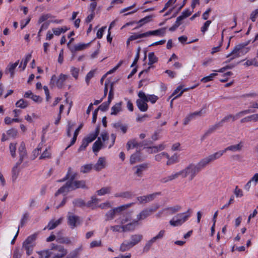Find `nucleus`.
<instances>
[{"label": "nucleus", "mask_w": 258, "mask_h": 258, "mask_svg": "<svg viewBox=\"0 0 258 258\" xmlns=\"http://www.w3.org/2000/svg\"><path fill=\"white\" fill-rule=\"evenodd\" d=\"M222 126V125L221 124V122H220V121L219 122L216 123L214 125H213L209 127L208 131L206 133L205 135H208V134H210L213 133L215 130L218 129L219 127H220Z\"/></svg>", "instance_id": "nucleus-42"}, {"label": "nucleus", "mask_w": 258, "mask_h": 258, "mask_svg": "<svg viewBox=\"0 0 258 258\" xmlns=\"http://www.w3.org/2000/svg\"><path fill=\"white\" fill-rule=\"evenodd\" d=\"M204 113L205 111L203 109H202L199 111H196L193 113L189 114L184 119V124H187L190 120L196 118L197 116H202V114Z\"/></svg>", "instance_id": "nucleus-17"}, {"label": "nucleus", "mask_w": 258, "mask_h": 258, "mask_svg": "<svg viewBox=\"0 0 258 258\" xmlns=\"http://www.w3.org/2000/svg\"><path fill=\"white\" fill-rule=\"evenodd\" d=\"M76 174H74L72 175L71 177H70L69 173H68L64 178L61 180H59L58 181L62 182L67 179H69V181L70 182V184L71 186H72L71 187V189L72 190L79 188H86L85 181L84 180H74Z\"/></svg>", "instance_id": "nucleus-6"}, {"label": "nucleus", "mask_w": 258, "mask_h": 258, "mask_svg": "<svg viewBox=\"0 0 258 258\" xmlns=\"http://www.w3.org/2000/svg\"><path fill=\"white\" fill-rule=\"evenodd\" d=\"M110 192V187H104L97 191V193L99 196H103L105 194Z\"/></svg>", "instance_id": "nucleus-49"}, {"label": "nucleus", "mask_w": 258, "mask_h": 258, "mask_svg": "<svg viewBox=\"0 0 258 258\" xmlns=\"http://www.w3.org/2000/svg\"><path fill=\"white\" fill-rule=\"evenodd\" d=\"M181 170L182 178H188V180L191 181L200 172L196 164L190 163Z\"/></svg>", "instance_id": "nucleus-3"}, {"label": "nucleus", "mask_w": 258, "mask_h": 258, "mask_svg": "<svg viewBox=\"0 0 258 258\" xmlns=\"http://www.w3.org/2000/svg\"><path fill=\"white\" fill-rule=\"evenodd\" d=\"M165 32L166 28H162L156 30L149 31L145 33L147 37L151 35L163 36L165 34Z\"/></svg>", "instance_id": "nucleus-20"}, {"label": "nucleus", "mask_w": 258, "mask_h": 258, "mask_svg": "<svg viewBox=\"0 0 258 258\" xmlns=\"http://www.w3.org/2000/svg\"><path fill=\"white\" fill-rule=\"evenodd\" d=\"M169 154L166 152H162L158 154H157L155 156V159L157 161H160L163 158H168Z\"/></svg>", "instance_id": "nucleus-47"}, {"label": "nucleus", "mask_w": 258, "mask_h": 258, "mask_svg": "<svg viewBox=\"0 0 258 258\" xmlns=\"http://www.w3.org/2000/svg\"><path fill=\"white\" fill-rule=\"evenodd\" d=\"M230 119H231L232 121H235V116H234V115L231 114L225 116L220 122H221V124L223 125V123L228 121Z\"/></svg>", "instance_id": "nucleus-55"}, {"label": "nucleus", "mask_w": 258, "mask_h": 258, "mask_svg": "<svg viewBox=\"0 0 258 258\" xmlns=\"http://www.w3.org/2000/svg\"><path fill=\"white\" fill-rule=\"evenodd\" d=\"M106 162L104 157H99L96 163L94 165L93 168L97 171L101 170L106 167Z\"/></svg>", "instance_id": "nucleus-18"}, {"label": "nucleus", "mask_w": 258, "mask_h": 258, "mask_svg": "<svg viewBox=\"0 0 258 258\" xmlns=\"http://www.w3.org/2000/svg\"><path fill=\"white\" fill-rule=\"evenodd\" d=\"M28 103L27 101H25L23 99H21L16 103V106L17 107L21 108H25L28 106Z\"/></svg>", "instance_id": "nucleus-46"}, {"label": "nucleus", "mask_w": 258, "mask_h": 258, "mask_svg": "<svg viewBox=\"0 0 258 258\" xmlns=\"http://www.w3.org/2000/svg\"><path fill=\"white\" fill-rule=\"evenodd\" d=\"M71 185L70 184V182L68 180L66 184L62 187H61L55 194V196H57L59 194H63L65 192H67L69 191L70 190H71Z\"/></svg>", "instance_id": "nucleus-27"}, {"label": "nucleus", "mask_w": 258, "mask_h": 258, "mask_svg": "<svg viewBox=\"0 0 258 258\" xmlns=\"http://www.w3.org/2000/svg\"><path fill=\"white\" fill-rule=\"evenodd\" d=\"M211 24V21H207L201 28V32L204 34L208 30L209 27Z\"/></svg>", "instance_id": "nucleus-56"}, {"label": "nucleus", "mask_w": 258, "mask_h": 258, "mask_svg": "<svg viewBox=\"0 0 258 258\" xmlns=\"http://www.w3.org/2000/svg\"><path fill=\"white\" fill-rule=\"evenodd\" d=\"M51 17V15L50 14H43L39 18L38 23L41 24Z\"/></svg>", "instance_id": "nucleus-54"}, {"label": "nucleus", "mask_w": 258, "mask_h": 258, "mask_svg": "<svg viewBox=\"0 0 258 258\" xmlns=\"http://www.w3.org/2000/svg\"><path fill=\"white\" fill-rule=\"evenodd\" d=\"M182 209L181 206L179 205H175L172 206H168L165 208L167 216L173 215L178 213Z\"/></svg>", "instance_id": "nucleus-13"}, {"label": "nucleus", "mask_w": 258, "mask_h": 258, "mask_svg": "<svg viewBox=\"0 0 258 258\" xmlns=\"http://www.w3.org/2000/svg\"><path fill=\"white\" fill-rule=\"evenodd\" d=\"M165 232L164 229L161 230L156 236L152 237L147 242L146 246L150 247L157 241L162 239L165 235Z\"/></svg>", "instance_id": "nucleus-15"}, {"label": "nucleus", "mask_w": 258, "mask_h": 258, "mask_svg": "<svg viewBox=\"0 0 258 258\" xmlns=\"http://www.w3.org/2000/svg\"><path fill=\"white\" fill-rule=\"evenodd\" d=\"M249 42L250 41H248L246 42L240 43L236 45L232 52L226 56V57L227 58L229 57H231L230 59L226 61L225 62L228 63L231 60L235 58L239 57L242 55H244L248 52L250 48L249 47H247V46Z\"/></svg>", "instance_id": "nucleus-1"}, {"label": "nucleus", "mask_w": 258, "mask_h": 258, "mask_svg": "<svg viewBox=\"0 0 258 258\" xmlns=\"http://www.w3.org/2000/svg\"><path fill=\"white\" fill-rule=\"evenodd\" d=\"M191 213V210L189 209L185 212L177 214L169 221L170 225L174 227L181 226L189 219Z\"/></svg>", "instance_id": "nucleus-2"}, {"label": "nucleus", "mask_w": 258, "mask_h": 258, "mask_svg": "<svg viewBox=\"0 0 258 258\" xmlns=\"http://www.w3.org/2000/svg\"><path fill=\"white\" fill-rule=\"evenodd\" d=\"M217 75V73H212L209 76L205 77L201 79V82L203 83H207L213 80L214 78Z\"/></svg>", "instance_id": "nucleus-50"}, {"label": "nucleus", "mask_w": 258, "mask_h": 258, "mask_svg": "<svg viewBox=\"0 0 258 258\" xmlns=\"http://www.w3.org/2000/svg\"><path fill=\"white\" fill-rule=\"evenodd\" d=\"M73 204L75 206L82 207L86 205L84 201L81 199H77L73 201Z\"/></svg>", "instance_id": "nucleus-63"}, {"label": "nucleus", "mask_w": 258, "mask_h": 258, "mask_svg": "<svg viewBox=\"0 0 258 258\" xmlns=\"http://www.w3.org/2000/svg\"><path fill=\"white\" fill-rule=\"evenodd\" d=\"M29 216L28 213H25L23 215L21 220L20 225L19 226V227L20 226L22 227L27 222L29 218Z\"/></svg>", "instance_id": "nucleus-60"}, {"label": "nucleus", "mask_w": 258, "mask_h": 258, "mask_svg": "<svg viewBox=\"0 0 258 258\" xmlns=\"http://www.w3.org/2000/svg\"><path fill=\"white\" fill-rule=\"evenodd\" d=\"M254 112H255V111L254 110L248 109L242 110V111H241L238 112L235 115H234V116H235V120H236L237 118H238L244 115H246V114H249L250 113H253Z\"/></svg>", "instance_id": "nucleus-38"}, {"label": "nucleus", "mask_w": 258, "mask_h": 258, "mask_svg": "<svg viewBox=\"0 0 258 258\" xmlns=\"http://www.w3.org/2000/svg\"><path fill=\"white\" fill-rule=\"evenodd\" d=\"M123 207H118L113 209L109 210L105 215L106 221L112 220L115 218L117 213L122 211Z\"/></svg>", "instance_id": "nucleus-14"}, {"label": "nucleus", "mask_w": 258, "mask_h": 258, "mask_svg": "<svg viewBox=\"0 0 258 258\" xmlns=\"http://www.w3.org/2000/svg\"><path fill=\"white\" fill-rule=\"evenodd\" d=\"M92 168V164H86L83 166L81 168V172L83 173L89 172Z\"/></svg>", "instance_id": "nucleus-61"}, {"label": "nucleus", "mask_w": 258, "mask_h": 258, "mask_svg": "<svg viewBox=\"0 0 258 258\" xmlns=\"http://www.w3.org/2000/svg\"><path fill=\"white\" fill-rule=\"evenodd\" d=\"M63 218L62 217L59 218L57 220H51L48 224L46 227L44 228V230L46 229H48V230H52L56 227L58 225H59L62 221Z\"/></svg>", "instance_id": "nucleus-23"}, {"label": "nucleus", "mask_w": 258, "mask_h": 258, "mask_svg": "<svg viewBox=\"0 0 258 258\" xmlns=\"http://www.w3.org/2000/svg\"><path fill=\"white\" fill-rule=\"evenodd\" d=\"M68 251L62 246L58 245L53 247L51 251V258H62L64 257Z\"/></svg>", "instance_id": "nucleus-11"}, {"label": "nucleus", "mask_w": 258, "mask_h": 258, "mask_svg": "<svg viewBox=\"0 0 258 258\" xmlns=\"http://www.w3.org/2000/svg\"><path fill=\"white\" fill-rule=\"evenodd\" d=\"M148 168V164L147 163H143L134 167L136 169L135 173L138 176H141L142 173L144 171L146 170Z\"/></svg>", "instance_id": "nucleus-25"}, {"label": "nucleus", "mask_w": 258, "mask_h": 258, "mask_svg": "<svg viewBox=\"0 0 258 258\" xmlns=\"http://www.w3.org/2000/svg\"><path fill=\"white\" fill-rule=\"evenodd\" d=\"M95 71L92 70L90 71L86 75L85 78V81L87 83V85H88L90 83V80L94 76Z\"/></svg>", "instance_id": "nucleus-53"}, {"label": "nucleus", "mask_w": 258, "mask_h": 258, "mask_svg": "<svg viewBox=\"0 0 258 258\" xmlns=\"http://www.w3.org/2000/svg\"><path fill=\"white\" fill-rule=\"evenodd\" d=\"M101 138L103 142L108 139V134L106 132H102L101 134V137H98L97 140L94 142L92 146V150L94 153H97L99 151L104 147V145L101 141Z\"/></svg>", "instance_id": "nucleus-9"}, {"label": "nucleus", "mask_w": 258, "mask_h": 258, "mask_svg": "<svg viewBox=\"0 0 258 258\" xmlns=\"http://www.w3.org/2000/svg\"><path fill=\"white\" fill-rule=\"evenodd\" d=\"M99 132L100 127L99 126H97L95 129V132L90 134L88 136L85 137L84 139L87 141L88 143H90L96 139L99 135Z\"/></svg>", "instance_id": "nucleus-21"}, {"label": "nucleus", "mask_w": 258, "mask_h": 258, "mask_svg": "<svg viewBox=\"0 0 258 258\" xmlns=\"http://www.w3.org/2000/svg\"><path fill=\"white\" fill-rule=\"evenodd\" d=\"M221 153H219L218 151L215 152L214 154L202 159L197 164H196V165L197 167H198L200 171H201L209 164L220 158L221 157Z\"/></svg>", "instance_id": "nucleus-5"}, {"label": "nucleus", "mask_w": 258, "mask_h": 258, "mask_svg": "<svg viewBox=\"0 0 258 258\" xmlns=\"http://www.w3.org/2000/svg\"><path fill=\"white\" fill-rule=\"evenodd\" d=\"M68 76L61 74L56 82V85L58 87L61 88L63 85L64 81L68 79Z\"/></svg>", "instance_id": "nucleus-34"}, {"label": "nucleus", "mask_w": 258, "mask_h": 258, "mask_svg": "<svg viewBox=\"0 0 258 258\" xmlns=\"http://www.w3.org/2000/svg\"><path fill=\"white\" fill-rule=\"evenodd\" d=\"M146 37V33H133L129 37V40H135L136 39Z\"/></svg>", "instance_id": "nucleus-44"}, {"label": "nucleus", "mask_w": 258, "mask_h": 258, "mask_svg": "<svg viewBox=\"0 0 258 258\" xmlns=\"http://www.w3.org/2000/svg\"><path fill=\"white\" fill-rule=\"evenodd\" d=\"M138 95L140 99L136 101L137 105L141 111L145 112L148 108L146 94L143 91H140Z\"/></svg>", "instance_id": "nucleus-8"}, {"label": "nucleus", "mask_w": 258, "mask_h": 258, "mask_svg": "<svg viewBox=\"0 0 258 258\" xmlns=\"http://www.w3.org/2000/svg\"><path fill=\"white\" fill-rule=\"evenodd\" d=\"M19 153L20 159L18 162L22 163L24 158L26 156V150L25 149V146L24 143H22L19 147Z\"/></svg>", "instance_id": "nucleus-26"}, {"label": "nucleus", "mask_w": 258, "mask_h": 258, "mask_svg": "<svg viewBox=\"0 0 258 258\" xmlns=\"http://www.w3.org/2000/svg\"><path fill=\"white\" fill-rule=\"evenodd\" d=\"M67 223L69 227L72 229H73L80 225L82 223V221L79 216L69 212L67 215Z\"/></svg>", "instance_id": "nucleus-10"}, {"label": "nucleus", "mask_w": 258, "mask_h": 258, "mask_svg": "<svg viewBox=\"0 0 258 258\" xmlns=\"http://www.w3.org/2000/svg\"><path fill=\"white\" fill-rule=\"evenodd\" d=\"M143 239V235L140 234L132 235L131 237V240L130 241L132 244L133 246L139 243Z\"/></svg>", "instance_id": "nucleus-29"}, {"label": "nucleus", "mask_w": 258, "mask_h": 258, "mask_svg": "<svg viewBox=\"0 0 258 258\" xmlns=\"http://www.w3.org/2000/svg\"><path fill=\"white\" fill-rule=\"evenodd\" d=\"M79 71L80 70L79 68H77L74 67H72L71 68V74L76 80L78 78Z\"/></svg>", "instance_id": "nucleus-52"}, {"label": "nucleus", "mask_w": 258, "mask_h": 258, "mask_svg": "<svg viewBox=\"0 0 258 258\" xmlns=\"http://www.w3.org/2000/svg\"><path fill=\"white\" fill-rule=\"evenodd\" d=\"M122 102L115 103L111 108L110 114L116 115L120 112L122 111Z\"/></svg>", "instance_id": "nucleus-24"}, {"label": "nucleus", "mask_w": 258, "mask_h": 258, "mask_svg": "<svg viewBox=\"0 0 258 258\" xmlns=\"http://www.w3.org/2000/svg\"><path fill=\"white\" fill-rule=\"evenodd\" d=\"M10 151L13 157H16V145L14 143H11L9 146Z\"/></svg>", "instance_id": "nucleus-59"}, {"label": "nucleus", "mask_w": 258, "mask_h": 258, "mask_svg": "<svg viewBox=\"0 0 258 258\" xmlns=\"http://www.w3.org/2000/svg\"><path fill=\"white\" fill-rule=\"evenodd\" d=\"M233 192L237 198H240L243 196V191L239 188L238 186H236Z\"/></svg>", "instance_id": "nucleus-62"}, {"label": "nucleus", "mask_w": 258, "mask_h": 258, "mask_svg": "<svg viewBox=\"0 0 258 258\" xmlns=\"http://www.w3.org/2000/svg\"><path fill=\"white\" fill-rule=\"evenodd\" d=\"M152 18V16H148L145 17H144L143 19H141L140 21H138L137 23L138 24V26L136 28H140L142 27L144 24L149 22L151 21Z\"/></svg>", "instance_id": "nucleus-37"}, {"label": "nucleus", "mask_w": 258, "mask_h": 258, "mask_svg": "<svg viewBox=\"0 0 258 258\" xmlns=\"http://www.w3.org/2000/svg\"><path fill=\"white\" fill-rule=\"evenodd\" d=\"M139 224V223L136 219L133 220L132 222L122 225V232H127L134 230L136 227Z\"/></svg>", "instance_id": "nucleus-19"}, {"label": "nucleus", "mask_w": 258, "mask_h": 258, "mask_svg": "<svg viewBox=\"0 0 258 258\" xmlns=\"http://www.w3.org/2000/svg\"><path fill=\"white\" fill-rule=\"evenodd\" d=\"M19 63V60H17L14 63L10 64L7 68V69L9 70V72L11 74V77L13 78L14 75L15 70L16 68L18 66Z\"/></svg>", "instance_id": "nucleus-36"}, {"label": "nucleus", "mask_w": 258, "mask_h": 258, "mask_svg": "<svg viewBox=\"0 0 258 258\" xmlns=\"http://www.w3.org/2000/svg\"><path fill=\"white\" fill-rule=\"evenodd\" d=\"M133 247V246L130 241L125 240L121 244L119 250L122 252H124L128 250Z\"/></svg>", "instance_id": "nucleus-28"}, {"label": "nucleus", "mask_w": 258, "mask_h": 258, "mask_svg": "<svg viewBox=\"0 0 258 258\" xmlns=\"http://www.w3.org/2000/svg\"><path fill=\"white\" fill-rule=\"evenodd\" d=\"M112 125L116 130H118L119 129L120 130L123 134H125L126 133L128 128L126 125L122 124L120 122L114 123Z\"/></svg>", "instance_id": "nucleus-31"}, {"label": "nucleus", "mask_w": 258, "mask_h": 258, "mask_svg": "<svg viewBox=\"0 0 258 258\" xmlns=\"http://www.w3.org/2000/svg\"><path fill=\"white\" fill-rule=\"evenodd\" d=\"M168 160L167 161L166 164L167 165H170L173 164H174L175 163H177L178 162V156L177 154H174L172 155L171 157L169 156V158H167Z\"/></svg>", "instance_id": "nucleus-41"}, {"label": "nucleus", "mask_w": 258, "mask_h": 258, "mask_svg": "<svg viewBox=\"0 0 258 258\" xmlns=\"http://www.w3.org/2000/svg\"><path fill=\"white\" fill-rule=\"evenodd\" d=\"M38 234L39 232H35L29 236L23 242L22 247L26 250L28 255L32 254L33 248L36 245L35 241Z\"/></svg>", "instance_id": "nucleus-4"}, {"label": "nucleus", "mask_w": 258, "mask_h": 258, "mask_svg": "<svg viewBox=\"0 0 258 258\" xmlns=\"http://www.w3.org/2000/svg\"><path fill=\"white\" fill-rule=\"evenodd\" d=\"M31 56H32V55L31 54H28L26 55L25 59L22 60L21 63L19 67H21L22 64H23V68H22L23 71H24L25 69L28 62L31 58Z\"/></svg>", "instance_id": "nucleus-45"}, {"label": "nucleus", "mask_w": 258, "mask_h": 258, "mask_svg": "<svg viewBox=\"0 0 258 258\" xmlns=\"http://www.w3.org/2000/svg\"><path fill=\"white\" fill-rule=\"evenodd\" d=\"M180 177L182 178L181 170H180L178 172H173L171 174L161 179V181L163 183H166L172 181L173 180L176 179Z\"/></svg>", "instance_id": "nucleus-16"}, {"label": "nucleus", "mask_w": 258, "mask_h": 258, "mask_svg": "<svg viewBox=\"0 0 258 258\" xmlns=\"http://www.w3.org/2000/svg\"><path fill=\"white\" fill-rule=\"evenodd\" d=\"M167 216L166 214V211L164 208L162 209L161 210L159 211L155 215V217L157 219H159L162 218V217Z\"/></svg>", "instance_id": "nucleus-57"}, {"label": "nucleus", "mask_w": 258, "mask_h": 258, "mask_svg": "<svg viewBox=\"0 0 258 258\" xmlns=\"http://www.w3.org/2000/svg\"><path fill=\"white\" fill-rule=\"evenodd\" d=\"M89 44H78L74 46V49L75 51H80L86 48Z\"/></svg>", "instance_id": "nucleus-64"}, {"label": "nucleus", "mask_w": 258, "mask_h": 258, "mask_svg": "<svg viewBox=\"0 0 258 258\" xmlns=\"http://www.w3.org/2000/svg\"><path fill=\"white\" fill-rule=\"evenodd\" d=\"M132 194L130 191H125L122 192L116 193L114 195V197L116 198H123L130 199L132 197Z\"/></svg>", "instance_id": "nucleus-43"}, {"label": "nucleus", "mask_w": 258, "mask_h": 258, "mask_svg": "<svg viewBox=\"0 0 258 258\" xmlns=\"http://www.w3.org/2000/svg\"><path fill=\"white\" fill-rule=\"evenodd\" d=\"M244 146V143L242 141L240 142L238 144L232 145L228 146L223 150L219 151V153H221V156L227 151H230L232 152H240Z\"/></svg>", "instance_id": "nucleus-12"}, {"label": "nucleus", "mask_w": 258, "mask_h": 258, "mask_svg": "<svg viewBox=\"0 0 258 258\" xmlns=\"http://www.w3.org/2000/svg\"><path fill=\"white\" fill-rule=\"evenodd\" d=\"M147 102H150L152 104L155 103L158 99V97L155 95H146Z\"/></svg>", "instance_id": "nucleus-51"}, {"label": "nucleus", "mask_w": 258, "mask_h": 258, "mask_svg": "<svg viewBox=\"0 0 258 258\" xmlns=\"http://www.w3.org/2000/svg\"><path fill=\"white\" fill-rule=\"evenodd\" d=\"M141 154L140 152H137L132 154L130 158V163L133 164L137 162L142 161Z\"/></svg>", "instance_id": "nucleus-30"}, {"label": "nucleus", "mask_w": 258, "mask_h": 258, "mask_svg": "<svg viewBox=\"0 0 258 258\" xmlns=\"http://www.w3.org/2000/svg\"><path fill=\"white\" fill-rule=\"evenodd\" d=\"M110 104V103L108 101L104 102L99 106L98 109L102 111H105L108 109Z\"/></svg>", "instance_id": "nucleus-58"}, {"label": "nucleus", "mask_w": 258, "mask_h": 258, "mask_svg": "<svg viewBox=\"0 0 258 258\" xmlns=\"http://www.w3.org/2000/svg\"><path fill=\"white\" fill-rule=\"evenodd\" d=\"M39 254V258H49L51 257V251L49 250H45L37 252Z\"/></svg>", "instance_id": "nucleus-40"}, {"label": "nucleus", "mask_w": 258, "mask_h": 258, "mask_svg": "<svg viewBox=\"0 0 258 258\" xmlns=\"http://www.w3.org/2000/svg\"><path fill=\"white\" fill-rule=\"evenodd\" d=\"M142 144L141 143H138L137 140L135 139L129 140L126 145V149L128 151L131 149H133L135 148L141 147Z\"/></svg>", "instance_id": "nucleus-22"}, {"label": "nucleus", "mask_w": 258, "mask_h": 258, "mask_svg": "<svg viewBox=\"0 0 258 258\" xmlns=\"http://www.w3.org/2000/svg\"><path fill=\"white\" fill-rule=\"evenodd\" d=\"M193 12V10L192 11H190L188 9H186V10H184L180 16H178L177 18V19L178 20V21H180L181 22V21L185 19L186 18L189 17L191 14V13H192Z\"/></svg>", "instance_id": "nucleus-35"}, {"label": "nucleus", "mask_w": 258, "mask_h": 258, "mask_svg": "<svg viewBox=\"0 0 258 258\" xmlns=\"http://www.w3.org/2000/svg\"><path fill=\"white\" fill-rule=\"evenodd\" d=\"M83 126V124H81L79 127L76 130V131H75V133L74 134V136H73V138L71 142V143L66 148V150H67V149H68L70 147H71V146H72L73 145H74L75 144V143L76 142V140H77V136L79 133V132L80 131V130L82 128Z\"/></svg>", "instance_id": "nucleus-33"}, {"label": "nucleus", "mask_w": 258, "mask_h": 258, "mask_svg": "<svg viewBox=\"0 0 258 258\" xmlns=\"http://www.w3.org/2000/svg\"><path fill=\"white\" fill-rule=\"evenodd\" d=\"M68 30V28L66 26L54 28L52 29L54 35L56 36H59L61 34L65 33Z\"/></svg>", "instance_id": "nucleus-32"}, {"label": "nucleus", "mask_w": 258, "mask_h": 258, "mask_svg": "<svg viewBox=\"0 0 258 258\" xmlns=\"http://www.w3.org/2000/svg\"><path fill=\"white\" fill-rule=\"evenodd\" d=\"M161 195L160 192H157L152 194H150L147 196H145L146 201L147 203L153 201L158 196Z\"/></svg>", "instance_id": "nucleus-48"}, {"label": "nucleus", "mask_w": 258, "mask_h": 258, "mask_svg": "<svg viewBox=\"0 0 258 258\" xmlns=\"http://www.w3.org/2000/svg\"><path fill=\"white\" fill-rule=\"evenodd\" d=\"M160 208V205L156 204L153 207L147 208L142 210L136 216V220L139 223L147 218Z\"/></svg>", "instance_id": "nucleus-7"}, {"label": "nucleus", "mask_w": 258, "mask_h": 258, "mask_svg": "<svg viewBox=\"0 0 258 258\" xmlns=\"http://www.w3.org/2000/svg\"><path fill=\"white\" fill-rule=\"evenodd\" d=\"M149 62V66H152L153 64L156 63L158 61V58L155 56L154 52H150L148 54Z\"/></svg>", "instance_id": "nucleus-39"}]
</instances>
